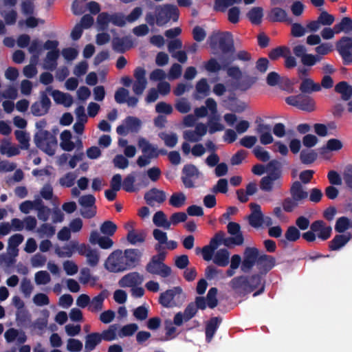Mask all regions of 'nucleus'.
Segmentation results:
<instances>
[{
  "label": "nucleus",
  "mask_w": 352,
  "mask_h": 352,
  "mask_svg": "<svg viewBox=\"0 0 352 352\" xmlns=\"http://www.w3.org/2000/svg\"><path fill=\"white\" fill-rule=\"evenodd\" d=\"M244 239L243 236L224 238L223 234L220 232L215 234L211 239L210 243L203 247V248H197L195 252L197 254L201 253L203 258L206 261H210L212 259V255L214 250L217 248L220 244H223L226 247H231L233 245H241L243 243Z\"/></svg>",
  "instance_id": "f257e3e1"
},
{
  "label": "nucleus",
  "mask_w": 352,
  "mask_h": 352,
  "mask_svg": "<svg viewBox=\"0 0 352 352\" xmlns=\"http://www.w3.org/2000/svg\"><path fill=\"white\" fill-rule=\"evenodd\" d=\"M257 264L260 268L267 271L274 266V261L272 257L264 254L259 253L255 248H247L244 251V258L242 261L241 270L247 272L250 270L255 264Z\"/></svg>",
  "instance_id": "f03ea898"
},
{
  "label": "nucleus",
  "mask_w": 352,
  "mask_h": 352,
  "mask_svg": "<svg viewBox=\"0 0 352 352\" xmlns=\"http://www.w3.org/2000/svg\"><path fill=\"white\" fill-rule=\"evenodd\" d=\"M178 16L179 10L175 6L165 4L156 6L154 14L151 12L147 13L145 20L151 25L156 23L159 26H162L170 19L176 21Z\"/></svg>",
  "instance_id": "7ed1b4c3"
},
{
  "label": "nucleus",
  "mask_w": 352,
  "mask_h": 352,
  "mask_svg": "<svg viewBox=\"0 0 352 352\" xmlns=\"http://www.w3.org/2000/svg\"><path fill=\"white\" fill-rule=\"evenodd\" d=\"M332 234V228L322 220H316L311 223L310 230L302 234V239L308 243L314 242L316 238L325 241Z\"/></svg>",
  "instance_id": "20e7f679"
},
{
  "label": "nucleus",
  "mask_w": 352,
  "mask_h": 352,
  "mask_svg": "<svg viewBox=\"0 0 352 352\" xmlns=\"http://www.w3.org/2000/svg\"><path fill=\"white\" fill-rule=\"evenodd\" d=\"M280 164L277 160H272L266 166L268 175L261 181V188L264 191H270L274 186H279L278 179L281 176Z\"/></svg>",
  "instance_id": "39448f33"
},
{
  "label": "nucleus",
  "mask_w": 352,
  "mask_h": 352,
  "mask_svg": "<svg viewBox=\"0 0 352 352\" xmlns=\"http://www.w3.org/2000/svg\"><path fill=\"white\" fill-rule=\"evenodd\" d=\"M38 148L49 155H54L57 148V140L54 135L48 131H37L34 138Z\"/></svg>",
  "instance_id": "423d86ee"
},
{
  "label": "nucleus",
  "mask_w": 352,
  "mask_h": 352,
  "mask_svg": "<svg viewBox=\"0 0 352 352\" xmlns=\"http://www.w3.org/2000/svg\"><path fill=\"white\" fill-rule=\"evenodd\" d=\"M261 279L259 277H253L247 278L245 276H241L232 278L229 285L232 289L239 293H248L258 287Z\"/></svg>",
  "instance_id": "0eeeda50"
},
{
  "label": "nucleus",
  "mask_w": 352,
  "mask_h": 352,
  "mask_svg": "<svg viewBox=\"0 0 352 352\" xmlns=\"http://www.w3.org/2000/svg\"><path fill=\"white\" fill-rule=\"evenodd\" d=\"M164 258V253H160L157 255L153 256L146 267V271L148 273L158 275L162 278L170 276L171 269L163 263Z\"/></svg>",
  "instance_id": "6e6552de"
},
{
  "label": "nucleus",
  "mask_w": 352,
  "mask_h": 352,
  "mask_svg": "<svg viewBox=\"0 0 352 352\" xmlns=\"http://www.w3.org/2000/svg\"><path fill=\"white\" fill-rule=\"evenodd\" d=\"M104 268L113 273L122 272L127 270L123 252L120 250L112 252L104 263Z\"/></svg>",
  "instance_id": "1a4fd4ad"
},
{
  "label": "nucleus",
  "mask_w": 352,
  "mask_h": 352,
  "mask_svg": "<svg viewBox=\"0 0 352 352\" xmlns=\"http://www.w3.org/2000/svg\"><path fill=\"white\" fill-rule=\"evenodd\" d=\"M287 104L309 113L314 111L316 109L314 99L303 94L287 97Z\"/></svg>",
  "instance_id": "9d476101"
},
{
  "label": "nucleus",
  "mask_w": 352,
  "mask_h": 352,
  "mask_svg": "<svg viewBox=\"0 0 352 352\" xmlns=\"http://www.w3.org/2000/svg\"><path fill=\"white\" fill-rule=\"evenodd\" d=\"M184 300V295L179 287H174L160 294V303L166 307H173L182 304Z\"/></svg>",
  "instance_id": "9b49d317"
},
{
  "label": "nucleus",
  "mask_w": 352,
  "mask_h": 352,
  "mask_svg": "<svg viewBox=\"0 0 352 352\" xmlns=\"http://www.w3.org/2000/svg\"><path fill=\"white\" fill-rule=\"evenodd\" d=\"M60 147L65 151H81L82 142L79 137H74L69 130H64L60 134Z\"/></svg>",
  "instance_id": "f8f14e48"
},
{
  "label": "nucleus",
  "mask_w": 352,
  "mask_h": 352,
  "mask_svg": "<svg viewBox=\"0 0 352 352\" xmlns=\"http://www.w3.org/2000/svg\"><path fill=\"white\" fill-rule=\"evenodd\" d=\"M210 45L212 47H215L218 43L219 47L225 54L233 51L234 46L232 36V34L228 32L223 33H214L210 38Z\"/></svg>",
  "instance_id": "ddd939ff"
},
{
  "label": "nucleus",
  "mask_w": 352,
  "mask_h": 352,
  "mask_svg": "<svg viewBox=\"0 0 352 352\" xmlns=\"http://www.w3.org/2000/svg\"><path fill=\"white\" fill-rule=\"evenodd\" d=\"M336 50L344 65H352V38L342 36L336 43Z\"/></svg>",
  "instance_id": "4468645a"
},
{
  "label": "nucleus",
  "mask_w": 352,
  "mask_h": 352,
  "mask_svg": "<svg viewBox=\"0 0 352 352\" xmlns=\"http://www.w3.org/2000/svg\"><path fill=\"white\" fill-rule=\"evenodd\" d=\"M182 181L186 188H194L196 180L202 176L201 173L192 164L185 165L182 170Z\"/></svg>",
  "instance_id": "2eb2a0df"
},
{
  "label": "nucleus",
  "mask_w": 352,
  "mask_h": 352,
  "mask_svg": "<svg viewBox=\"0 0 352 352\" xmlns=\"http://www.w3.org/2000/svg\"><path fill=\"white\" fill-rule=\"evenodd\" d=\"M78 254L86 258V262L90 267H96L100 262V254L96 249H93L89 245L80 243L78 248Z\"/></svg>",
  "instance_id": "dca6fc26"
},
{
  "label": "nucleus",
  "mask_w": 352,
  "mask_h": 352,
  "mask_svg": "<svg viewBox=\"0 0 352 352\" xmlns=\"http://www.w3.org/2000/svg\"><path fill=\"white\" fill-rule=\"evenodd\" d=\"M133 76L135 80L132 85L133 91L135 95H142L147 86L146 70L141 67H138L134 70Z\"/></svg>",
  "instance_id": "f3484780"
},
{
  "label": "nucleus",
  "mask_w": 352,
  "mask_h": 352,
  "mask_svg": "<svg viewBox=\"0 0 352 352\" xmlns=\"http://www.w3.org/2000/svg\"><path fill=\"white\" fill-rule=\"evenodd\" d=\"M50 106V99L47 96L46 92L43 91L40 94V100L31 106V112L35 116H42L48 112Z\"/></svg>",
  "instance_id": "a211bd4d"
},
{
  "label": "nucleus",
  "mask_w": 352,
  "mask_h": 352,
  "mask_svg": "<svg viewBox=\"0 0 352 352\" xmlns=\"http://www.w3.org/2000/svg\"><path fill=\"white\" fill-rule=\"evenodd\" d=\"M207 133L206 124L199 122L196 124L194 130H186L184 132V138L187 141L197 142L200 141Z\"/></svg>",
  "instance_id": "6ab92c4d"
},
{
  "label": "nucleus",
  "mask_w": 352,
  "mask_h": 352,
  "mask_svg": "<svg viewBox=\"0 0 352 352\" xmlns=\"http://www.w3.org/2000/svg\"><path fill=\"white\" fill-rule=\"evenodd\" d=\"M110 236H101L97 230H93L90 233L89 241L92 245H98L104 250L111 249L113 245V241L109 238Z\"/></svg>",
  "instance_id": "aec40b11"
},
{
  "label": "nucleus",
  "mask_w": 352,
  "mask_h": 352,
  "mask_svg": "<svg viewBox=\"0 0 352 352\" xmlns=\"http://www.w3.org/2000/svg\"><path fill=\"white\" fill-rule=\"evenodd\" d=\"M144 281L142 275L138 272H131L124 276L119 280V285L122 287H134L140 285Z\"/></svg>",
  "instance_id": "412c9836"
},
{
  "label": "nucleus",
  "mask_w": 352,
  "mask_h": 352,
  "mask_svg": "<svg viewBox=\"0 0 352 352\" xmlns=\"http://www.w3.org/2000/svg\"><path fill=\"white\" fill-rule=\"evenodd\" d=\"M127 270L135 267L140 261L142 253L138 249H127L123 252Z\"/></svg>",
  "instance_id": "4be33fe9"
},
{
  "label": "nucleus",
  "mask_w": 352,
  "mask_h": 352,
  "mask_svg": "<svg viewBox=\"0 0 352 352\" xmlns=\"http://www.w3.org/2000/svg\"><path fill=\"white\" fill-rule=\"evenodd\" d=\"M46 91L50 92L54 102L57 104H62L66 107H69L73 104V98L68 94L58 90H52L51 87H47Z\"/></svg>",
  "instance_id": "5701e85b"
},
{
  "label": "nucleus",
  "mask_w": 352,
  "mask_h": 352,
  "mask_svg": "<svg viewBox=\"0 0 352 352\" xmlns=\"http://www.w3.org/2000/svg\"><path fill=\"white\" fill-rule=\"evenodd\" d=\"M230 252L226 248H221L214 250L210 261L219 267H226L230 263Z\"/></svg>",
  "instance_id": "b1692460"
},
{
  "label": "nucleus",
  "mask_w": 352,
  "mask_h": 352,
  "mask_svg": "<svg viewBox=\"0 0 352 352\" xmlns=\"http://www.w3.org/2000/svg\"><path fill=\"white\" fill-rule=\"evenodd\" d=\"M80 243L76 241H72L63 247H57L55 249V253L60 258L72 257L75 252L78 253V248Z\"/></svg>",
  "instance_id": "393cba45"
},
{
  "label": "nucleus",
  "mask_w": 352,
  "mask_h": 352,
  "mask_svg": "<svg viewBox=\"0 0 352 352\" xmlns=\"http://www.w3.org/2000/svg\"><path fill=\"white\" fill-rule=\"evenodd\" d=\"M289 191L292 198L301 202L307 199L309 196V192L305 190L302 183L298 181L292 184Z\"/></svg>",
  "instance_id": "a878e982"
},
{
  "label": "nucleus",
  "mask_w": 352,
  "mask_h": 352,
  "mask_svg": "<svg viewBox=\"0 0 352 352\" xmlns=\"http://www.w3.org/2000/svg\"><path fill=\"white\" fill-rule=\"evenodd\" d=\"M166 198V193L163 190L153 188L147 192L144 195V199L147 204L153 206L156 203L161 204Z\"/></svg>",
  "instance_id": "bb28decb"
},
{
  "label": "nucleus",
  "mask_w": 352,
  "mask_h": 352,
  "mask_svg": "<svg viewBox=\"0 0 352 352\" xmlns=\"http://www.w3.org/2000/svg\"><path fill=\"white\" fill-rule=\"evenodd\" d=\"M250 207L252 210L251 214L249 216V223L254 228H259L262 226L263 212L261 206L254 203H251Z\"/></svg>",
  "instance_id": "cd10ccee"
},
{
  "label": "nucleus",
  "mask_w": 352,
  "mask_h": 352,
  "mask_svg": "<svg viewBox=\"0 0 352 352\" xmlns=\"http://www.w3.org/2000/svg\"><path fill=\"white\" fill-rule=\"evenodd\" d=\"M352 238L351 233L344 234H336L333 239L329 242V249L331 251H336L344 247Z\"/></svg>",
  "instance_id": "c85d7f7f"
},
{
  "label": "nucleus",
  "mask_w": 352,
  "mask_h": 352,
  "mask_svg": "<svg viewBox=\"0 0 352 352\" xmlns=\"http://www.w3.org/2000/svg\"><path fill=\"white\" fill-rule=\"evenodd\" d=\"M334 91L340 95L343 101H349L352 98V85L346 81L342 80L338 82L334 87Z\"/></svg>",
  "instance_id": "c756f323"
},
{
  "label": "nucleus",
  "mask_w": 352,
  "mask_h": 352,
  "mask_svg": "<svg viewBox=\"0 0 352 352\" xmlns=\"http://www.w3.org/2000/svg\"><path fill=\"white\" fill-rule=\"evenodd\" d=\"M138 144L142 152L144 155H148L150 157H157L159 155V151L157 148L154 145L149 143L144 138H140L138 139Z\"/></svg>",
  "instance_id": "7c9ffc66"
},
{
  "label": "nucleus",
  "mask_w": 352,
  "mask_h": 352,
  "mask_svg": "<svg viewBox=\"0 0 352 352\" xmlns=\"http://www.w3.org/2000/svg\"><path fill=\"white\" fill-rule=\"evenodd\" d=\"M107 296V292L102 291L92 299L90 298L88 309L91 312H98L101 311L103 308L104 300Z\"/></svg>",
  "instance_id": "2f4dec72"
},
{
  "label": "nucleus",
  "mask_w": 352,
  "mask_h": 352,
  "mask_svg": "<svg viewBox=\"0 0 352 352\" xmlns=\"http://www.w3.org/2000/svg\"><path fill=\"white\" fill-rule=\"evenodd\" d=\"M272 129L267 124H260L257 131L259 134L260 142L262 144H269L273 142L274 139L271 133Z\"/></svg>",
  "instance_id": "473e14b6"
},
{
  "label": "nucleus",
  "mask_w": 352,
  "mask_h": 352,
  "mask_svg": "<svg viewBox=\"0 0 352 352\" xmlns=\"http://www.w3.org/2000/svg\"><path fill=\"white\" fill-rule=\"evenodd\" d=\"M301 94H311L312 92L320 91V85L319 83H316L311 78H305L302 80L300 87Z\"/></svg>",
  "instance_id": "72a5a7b5"
},
{
  "label": "nucleus",
  "mask_w": 352,
  "mask_h": 352,
  "mask_svg": "<svg viewBox=\"0 0 352 352\" xmlns=\"http://www.w3.org/2000/svg\"><path fill=\"white\" fill-rule=\"evenodd\" d=\"M0 153L10 157L19 155L20 150L19 147L12 144L8 140H4L0 144Z\"/></svg>",
  "instance_id": "f704fd0d"
},
{
  "label": "nucleus",
  "mask_w": 352,
  "mask_h": 352,
  "mask_svg": "<svg viewBox=\"0 0 352 352\" xmlns=\"http://www.w3.org/2000/svg\"><path fill=\"white\" fill-rule=\"evenodd\" d=\"M59 56L58 50L48 52L44 60L43 68L48 70H54L57 66V59Z\"/></svg>",
  "instance_id": "c9c22d12"
},
{
  "label": "nucleus",
  "mask_w": 352,
  "mask_h": 352,
  "mask_svg": "<svg viewBox=\"0 0 352 352\" xmlns=\"http://www.w3.org/2000/svg\"><path fill=\"white\" fill-rule=\"evenodd\" d=\"M102 341L101 336L98 333H92L86 336L85 348L87 351H91Z\"/></svg>",
  "instance_id": "e433bc0d"
},
{
  "label": "nucleus",
  "mask_w": 352,
  "mask_h": 352,
  "mask_svg": "<svg viewBox=\"0 0 352 352\" xmlns=\"http://www.w3.org/2000/svg\"><path fill=\"white\" fill-rule=\"evenodd\" d=\"M196 93L195 94V98L200 99L206 96L210 93V87L207 82L206 78H202L197 82L195 87Z\"/></svg>",
  "instance_id": "4c0bfd02"
},
{
  "label": "nucleus",
  "mask_w": 352,
  "mask_h": 352,
  "mask_svg": "<svg viewBox=\"0 0 352 352\" xmlns=\"http://www.w3.org/2000/svg\"><path fill=\"white\" fill-rule=\"evenodd\" d=\"M247 16L252 24L258 25L263 17V9L261 7H254L248 13Z\"/></svg>",
  "instance_id": "58836bf2"
},
{
  "label": "nucleus",
  "mask_w": 352,
  "mask_h": 352,
  "mask_svg": "<svg viewBox=\"0 0 352 352\" xmlns=\"http://www.w3.org/2000/svg\"><path fill=\"white\" fill-rule=\"evenodd\" d=\"M186 196L182 192H174L169 198V204L176 208H180L186 204Z\"/></svg>",
  "instance_id": "ea45409f"
},
{
  "label": "nucleus",
  "mask_w": 352,
  "mask_h": 352,
  "mask_svg": "<svg viewBox=\"0 0 352 352\" xmlns=\"http://www.w3.org/2000/svg\"><path fill=\"white\" fill-rule=\"evenodd\" d=\"M0 14L7 25H14L16 21L17 12L14 9H3V7H1Z\"/></svg>",
  "instance_id": "a19ab883"
},
{
  "label": "nucleus",
  "mask_w": 352,
  "mask_h": 352,
  "mask_svg": "<svg viewBox=\"0 0 352 352\" xmlns=\"http://www.w3.org/2000/svg\"><path fill=\"white\" fill-rule=\"evenodd\" d=\"M153 223L157 226L163 228L166 230L170 229L169 220H168L166 214L162 211H157L153 217Z\"/></svg>",
  "instance_id": "79ce46f5"
},
{
  "label": "nucleus",
  "mask_w": 352,
  "mask_h": 352,
  "mask_svg": "<svg viewBox=\"0 0 352 352\" xmlns=\"http://www.w3.org/2000/svg\"><path fill=\"white\" fill-rule=\"evenodd\" d=\"M334 30L336 34L352 31V19L348 16L343 17L340 23L334 25Z\"/></svg>",
  "instance_id": "37998d69"
},
{
  "label": "nucleus",
  "mask_w": 352,
  "mask_h": 352,
  "mask_svg": "<svg viewBox=\"0 0 352 352\" xmlns=\"http://www.w3.org/2000/svg\"><path fill=\"white\" fill-rule=\"evenodd\" d=\"M220 323V320L218 318H212L206 325V341L208 342H210L215 333L218 326Z\"/></svg>",
  "instance_id": "c03bdc74"
},
{
  "label": "nucleus",
  "mask_w": 352,
  "mask_h": 352,
  "mask_svg": "<svg viewBox=\"0 0 352 352\" xmlns=\"http://www.w3.org/2000/svg\"><path fill=\"white\" fill-rule=\"evenodd\" d=\"M44 20L30 15L28 16L25 20H19L18 22V25L21 28L25 25L27 28H34L39 25L44 24Z\"/></svg>",
  "instance_id": "a18cd8bd"
},
{
  "label": "nucleus",
  "mask_w": 352,
  "mask_h": 352,
  "mask_svg": "<svg viewBox=\"0 0 352 352\" xmlns=\"http://www.w3.org/2000/svg\"><path fill=\"white\" fill-rule=\"evenodd\" d=\"M38 58V55H34L30 60V63L23 68V73L25 77L32 78L36 75L37 69L36 64Z\"/></svg>",
  "instance_id": "49530a36"
},
{
  "label": "nucleus",
  "mask_w": 352,
  "mask_h": 352,
  "mask_svg": "<svg viewBox=\"0 0 352 352\" xmlns=\"http://www.w3.org/2000/svg\"><path fill=\"white\" fill-rule=\"evenodd\" d=\"M146 233L143 230H135L127 234V240L132 245H136L144 241Z\"/></svg>",
  "instance_id": "de8ad7c7"
},
{
  "label": "nucleus",
  "mask_w": 352,
  "mask_h": 352,
  "mask_svg": "<svg viewBox=\"0 0 352 352\" xmlns=\"http://www.w3.org/2000/svg\"><path fill=\"white\" fill-rule=\"evenodd\" d=\"M129 132H138L142 124L141 120L135 117L129 116L124 120Z\"/></svg>",
  "instance_id": "09e8293b"
},
{
  "label": "nucleus",
  "mask_w": 352,
  "mask_h": 352,
  "mask_svg": "<svg viewBox=\"0 0 352 352\" xmlns=\"http://www.w3.org/2000/svg\"><path fill=\"white\" fill-rule=\"evenodd\" d=\"M274 6L270 14V19L274 21H284L286 19L285 10L279 7L280 6Z\"/></svg>",
  "instance_id": "8fccbe9b"
},
{
  "label": "nucleus",
  "mask_w": 352,
  "mask_h": 352,
  "mask_svg": "<svg viewBox=\"0 0 352 352\" xmlns=\"http://www.w3.org/2000/svg\"><path fill=\"white\" fill-rule=\"evenodd\" d=\"M317 153L314 150H302L300 154V158L302 164H310L317 159Z\"/></svg>",
  "instance_id": "3c124183"
},
{
  "label": "nucleus",
  "mask_w": 352,
  "mask_h": 352,
  "mask_svg": "<svg viewBox=\"0 0 352 352\" xmlns=\"http://www.w3.org/2000/svg\"><path fill=\"white\" fill-rule=\"evenodd\" d=\"M351 227L350 220L346 217L338 218L336 222L335 230L338 233H343Z\"/></svg>",
  "instance_id": "603ef678"
},
{
  "label": "nucleus",
  "mask_w": 352,
  "mask_h": 352,
  "mask_svg": "<svg viewBox=\"0 0 352 352\" xmlns=\"http://www.w3.org/2000/svg\"><path fill=\"white\" fill-rule=\"evenodd\" d=\"M117 230V226L111 221H106L100 226L102 234L107 236H113Z\"/></svg>",
  "instance_id": "864d4df0"
},
{
  "label": "nucleus",
  "mask_w": 352,
  "mask_h": 352,
  "mask_svg": "<svg viewBox=\"0 0 352 352\" xmlns=\"http://www.w3.org/2000/svg\"><path fill=\"white\" fill-rule=\"evenodd\" d=\"M76 177L74 173H67L59 179V184L63 187H72L75 184Z\"/></svg>",
  "instance_id": "5fc2aeb1"
},
{
  "label": "nucleus",
  "mask_w": 352,
  "mask_h": 352,
  "mask_svg": "<svg viewBox=\"0 0 352 352\" xmlns=\"http://www.w3.org/2000/svg\"><path fill=\"white\" fill-rule=\"evenodd\" d=\"M34 281L37 285H47L51 281V277L47 271L41 270L34 274Z\"/></svg>",
  "instance_id": "6e6d98bb"
},
{
  "label": "nucleus",
  "mask_w": 352,
  "mask_h": 352,
  "mask_svg": "<svg viewBox=\"0 0 352 352\" xmlns=\"http://www.w3.org/2000/svg\"><path fill=\"white\" fill-rule=\"evenodd\" d=\"M138 329V326L136 324L132 323L124 325L118 332V337L124 338L133 335Z\"/></svg>",
  "instance_id": "4d7b16f0"
},
{
  "label": "nucleus",
  "mask_w": 352,
  "mask_h": 352,
  "mask_svg": "<svg viewBox=\"0 0 352 352\" xmlns=\"http://www.w3.org/2000/svg\"><path fill=\"white\" fill-rule=\"evenodd\" d=\"M117 326L116 324L111 325L108 329L104 331L101 334L102 340L107 341H112L116 340L118 336L117 332Z\"/></svg>",
  "instance_id": "13d9d810"
},
{
  "label": "nucleus",
  "mask_w": 352,
  "mask_h": 352,
  "mask_svg": "<svg viewBox=\"0 0 352 352\" xmlns=\"http://www.w3.org/2000/svg\"><path fill=\"white\" fill-rule=\"evenodd\" d=\"M160 138L168 147H174L178 141L177 135L174 133H162Z\"/></svg>",
  "instance_id": "bf43d9fd"
},
{
  "label": "nucleus",
  "mask_w": 352,
  "mask_h": 352,
  "mask_svg": "<svg viewBox=\"0 0 352 352\" xmlns=\"http://www.w3.org/2000/svg\"><path fill=\"white\" fill-rule=\"evenodd\" d=\"M40 201V199H36L33 201H25L20 205V210L25 214L29 213L32 210H36L38 207Z\"/></svg>",
  "instance_id": "052dcab7"
},
{
  "label": "nucleus",
  "mask_w": 352,
  "mask_h": 352,
  "mask_svg": "<svg viewBox=\"0 0 352 352\" xmlns=\"http://www.w3.org/2000/svg\"><path fill=\"white\" fill-rule=\"evenodd\" d=\"M175 109L181 113H187L191 110V104L186 98H180L177 100Z\"/></svg>",
  "instance_id": "680f3d73"
},
{
  "label": "nucleus",
  "mask_w": 352,
  "mask_h": 352,
  "mask_svg": "<svg viewBox=\"0 0 352 352\" xmlns=\"http://www.w3.org/2000/svg\"><path fill=\"white\" fill-rule=\"evenodd\" d=\"M20 289L25 297H30L34 289V287L30 280L26 278H23L21 282Z\"/></svg>",
  "instance_id": "e2e57ef3"
},
{
  "label": "nucleus",
  "mask_w": 352,
  "mask_h": 352,
  "mask_svg": "<svg viewBox=\"0 0 352 352\" xmlns=\"http://www.w3.org/2000/svg\"><path fill=\"white\" fill-rule=\"evenodd\" d=\"M209 129L208 131L210 133L212 134L217 131H221L224 129L223 125L220 123L219 118H210L208 122V125Z\"/></svg>",
  "instance_id": "0e129e2a"
},
{
  "label": "nucleus",
  "mask_w": 352,
  "mask_h": 352,
  "mask_svg": "<svg viewBox=\"0 0 352 352\" xmlns=\"http://www.w3.org/2000/svg\"><path fill=\"white\" fill-rule=\"evenodd\" d=\"M110 14L102 12L100 14L97 19V26L98 30H104L107 29L108 24L111 23Z\"/></svg>",
  "instance_id": "69168bd1"
},
{
  "label": "nucleus",
  "mask_w": 352,
  "mask_h": 352,
  "mask_svg": "<svg viewBox=\"0 0 352 352\" xmlns=\"http://www.w3.org/2000/svg\"><path fill=\"white\" fill-rule=\"evenodd\" d=\"M321 57L319 55H313L311 54H306L301 58V63L305 66L311 67L320 61Z\"/></svg>",
  "instance_id": "338daca9"
},
{
  "label": "nucleus",
  "mask_w": 352,
  "mask_h": 352,
  "mask_svg": "<svg viewBox=\"0 0 352 352\" xmlns=\"http://www.w3.org/2000/svg\"><path fill=\"white\" fill-rule=\"evenodd\" d=\"M15 135L16 140L21 144V148L23 149H27L29 146V135L23 131H16Z\"/></svg>",
  "instance_id": "774afa93"
}]
</instances>
